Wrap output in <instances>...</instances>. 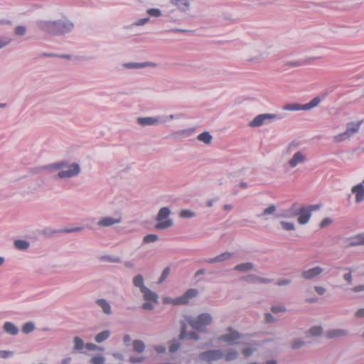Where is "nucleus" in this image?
<instances>
[{
  "mask_svg": "<svg viewBox=\"0 0 364 364\" xmlns=\"http://www.w3.org/2000/svg\"><path fill=\"white\" fill-rule=\"evenodd\" d=\"M245 280L248 282L256 283L258 282L259 277L253 274L248 275L245 277Z\"/></svg>",
  "mask_w": 364,
  "mask_h": 364,
  "instance_id": "69168bd1",
  "label": "nucleus"
},
{
  "mask_svg": "<svg viewBox=\"0 0 364 364\" xmlns=\"http://www.w3.org/2000/svg\"><path fill=\"white\" fill-rule=\"evenodd\" d=\"M303 65L301 60H287L284 63V65L289 68H299Z\"/></svg>",
  "mask_w": 364,
  "mask_h": 364,
  "instance_id": "c03bdc74",
  "label": "nucleus"
},
{
  "mask_svg": "<svg viewBox=\"0 0 364 364\" xmlns=\"http://www.w3.org/2000/svg\"><path fill=\"white\" fill-rule=\"evenodd\" d=\"M146 358L144 356H131L129 361L132 363H141L145 360Z\"/></svg>",
  "mask_w": 364,
  "mask_h": 364,
  "instance_id": "864d4df0",
  "label": "nucleus"
},
{
  "mask_svg": "<svg viewBox=\"0 0 364 364\" xmlns=\"http://www.w3.org/2000/svg\"><path fill=\"white\" fill-rule=\"evenodd\" d=\"M110 334L111 332L109 330L102 331L95 335V341L98 343H102L103 341L109 338Z\"/></svg>",
  "mask_w": 364,
  "mask_h": 364,
  "instance_id": "72a5a7b5",
  "label": "nucleus"
},
{
  "mask_svg": "<svg viewBox=\"0 0 364 364\" xmlns=\"http://www.w3.org/2000/svg\"><path fill=\"white\" fill-rule=\"evenodd\" d=\"M233 256V253L225 252L215 257L205 259L204 261L208 264L220 263L230 259Z\"/></svg>",
  "mask_w": 364,
  "mask_h": 364,
  "instance_id": "6ab92c4d",
  "label": "nucleus"
},
{
  "mask_svg": "<svg viewBox=\"0 0 364 364\" xmlns=\"http://www.w3.org/2000/svg\"><path fill=\"white\" fill-rule=\"evenodd\" d=\"M179 215L181 218H194L196 216V213L191 210H189V209H183V210H181L180 213H179Z\"/></svg>",
  "mask_w": 364,
  "mask_h": 364,
  "instance_id": "ea45409f",
  "label": "nucleus"
},
{
  "mask_svg": "<svg viewBox=\"0 0 364 364\" xmlns=\"http://www.w3.org/2000/svg\"><path fill=\"white\" fill-rule=\"evenodd\" d=\"M14 247L16 250L26 251L30 247V242L21 239L15 240L14 241Z\"/></svg>",
  "mask_w": 364,
  "mask_h": 364,
  "instance_id": "c85d7f7f",
  "label": "nucleus"
},
{
  "mask_svg": "<svg viewBox=\"0 0 364 364\" xmlns=\"http://www.w3.org/2000/svg\"><path fill=\"white\" fill-rule=\"evenodd\" d=\"M14 352L11 350H0V358H8L14 355Z\"/></svg>",
  "mask_w": 364,
  "mask_h": 364,
  "instance_id": "bf43d9fd",
  "label": "nucleus"
},
{
  "mask_svg": "<svg viewBox=\"0 0 364 364\" xmlns=\"http://www.w3.org/2000/svg\"><path fill=\"white\" fill-rule=\"evenodd\" d=\"M297 216L296 204H293L289 209L278 211L277 218H291Z\"/></svg>",
  "mask_w": 364,
  "mask_h": 364,
  "instance_id": "a211bd4d",
  "label": "nucleus"
},
{
  "mask_svg": "<svg viewBox=\"0 0 364 364\" xmlns=\"http://www.w3.org/2000/svg\"><path fill=\"white\" fill-rule=\"evenodd\" d=\"M171 4L176 6L180 11L185 12L188 10L190 3L188 0H170Z\"/></svg>",
  "mask_w": 364,
  "mask_h": 364,
  "instance_id": "bb28decb",
  "label": "nucleus"
},
{
  "mask_svg": "<svg viewBox=\"0 0 364 364\" xmlns=\"http://www.w3.org/2000/svg\"><path fill=\"white\" fill-rule=\"evenodd\" d=\"M323 333V328L320 326H314L311 327L306 333L307 337H317L320 336Z\"/></svg>",
  "mask_w": 364,
  "mask_h": 364,
  "instance_id": "2f4dec72",
  "label": "nucleus"
},
{
  "mask_svg": "<svg viewBox=\"0 0 364 364\" xmlns=\"http://www.w3.org/2000/svg\"><path fill=\"white\" fill-rule=\"evenodd\" d=\"M3 330L11 336H16L18 333V328L13 323L6 321L3 325Z\"/></svg>",
  "mask_w": 364,
  "mask_h": 364,
  "instance_id": "a878e982",
  "label": "nucleus"
},
{
  "mask_svg": "<svg viewBox=\"0 0 364 364\" xmlns=\"http://www.w3.org/2000/svg\"><path fill=\"white\" fill-rule=\"evenodd\" d=\"M238 355V353L235 350H229L227 351L226 354L224 355L226 361L234 360L237 358Z\"/></svg>",
  "mask_w": 364,
  "mask_h": 364,
  "instance_id": "a19ab883",
  "label": "nucleus"
},
{
  "mask_svg": "<svg viewBox=\"0 0 364 364\" xmlns=\"http://www.w3.org/2000/svg\"><path fill=\"white\" fill-rule=\"evenodd\" d=\"M299 146V144L295 141H291L287 147L286 152L290 154L291 151L296 150Z\"/></svg>",
  "mask_w": 364,
  "mask_h": 364,
  "instance_id": "5fc2aeb1",
  "label": "nucleus"
},
{
  "mask_svg": "<svg viewBox=\"0 0 364 364\" xmlns=\"http://www.w3.org/2000/svg\"><path fill=\"white\" fill-rule=\"evenodd\" d=\"M279 224L282 229L286 231H294L296 229L295 224L293 222L281 220Z\"/></svg>",
  "mask_w": 364,
  "mask_h": 364,
  "instance_id": "58836bf2",
  "label": "nucleus"
},
{
  "mask_svg": "<svg viewBox=\"0 0 364 364\" xmlns=\"http://www.w3.org/2000/svg\"><path fill=\"white\" fill-rule=\"evenodd\" d=\"M332 223V220L329 218H324L320 223L319 226L321 228H324Z\"/></svg>",
  "mask_w": 364,
  "mask_h": 364,
  "instance_id": "0e129e2a",
  "label": "nucleus"
},
{
  "mask_svg": "<svg viewBox=\"0 0 364 364\" xmlns=\"http://www.w3.org/2000/svg\"><path fill=\"white\" fill-rule=\"evenodd\" d=\"M143 298L146 302L142 304V308L146 310H153L154 309V304L158 303V295L149 289L148 287L144 289L141 291Z\"/></svg>",
  "mask_w": 364,
  "mask_h": 364,
  "instance_id": "0eeeda50",
  "label": "nucleus"
},
{
  "mask_svg": "<svg viewBox=\"0 0 364 364\" xmlns=\"http://www.w3.org/2000/svg\"><path fill=\"white\" fill-rule=\"evenodd\" d=\"M197 139L206 145H210L213 141V136L209 132H203L197 136Z\"/></svg>",
  "mask_w": 364,
  "mask_h": 364,
  "instance_id": "c756f323",
  "label": "nucleus"
},
{
  "mask_svg": "<svg viewBox=\"0 0 364 364\" xmlns=\"http://www.w3.org/2000/svg\"><path fill=\"white\" fill-rule=\"evenodd\" d=\"M187 322L186 321H181L180 322V335L179 338L181 340L183 339H191L193 341H198L200 339V336L194 331H186L187 328Z\"/></svg>",
  "mask_w": 364,
  "mask_h": 364,
  "instance_id": "9b49d317",
  "label": "nucleus"
},
{
  "mask_svg": "<svg viewBox=\"0 0 364 364\" xmlns=\"http://www.w3.org/2000/svg\"><path fill=\"white\" fill-rule=\"evenodd\" d=\"M159 239V237L157 235L155 234H149L146 235L143 239L144 243H151L155 242Z\"/></svg>",
  "mask_w": 364,
  "mask_h": 364,
  "instance_id": "a18cd8bd",
  "label": "nucleus"
},
{
  "mask_svg": "<svg viewBox=\"0 0 364 364\" xmlns=\"http://www.w3.org/2000/svg\"><path fill=\"white\" fill-rule=\"evenodd\" d=\"M264 321L267 323H273L276 321V318L269 313L264 314Z\"/></svg>",
  "mask_w": 364,
  "mask_h": 364,
  "instance_id": "e2e57ef3",
  "label": "nucleus"
},
{
  "mask_svg": "<svg viewBox=\"0 0 364 364\" xmlns=\"http://www.w3.org/2000/svg\"><path fill=\"white\" fill-rule=\"evenodd\" d=\"M85 348L88 350H102L101 347L92 343H85Z\"/></svg>",
  "mask_w": 364,
  "mask_h": 364,
  "instance_id": "4d7b16f0",
  "label": "nucleus"
},
{
  "mask_svg": "<svg viewBox=\"0 0 364 364\" xmlns=\"http://www.w3.org/2000/svg\"><path fill=\"white\" fill-rule=\"evenodd\" d=\"M188 303V302L187 301L184 295H182L181 296H179V297L176 298L173 300H172V304H173V305H183V304H186Z\"/></svg>",
  "mask_w": 364,
  "mask_h": 364,
  "instance_id": "09e8293b",
  "label": "nucleus"
},
{
  "mask_svg": "<svg viewBox=\"0 0 364 364\" xmlns=\"http://www.w3.org/2000/svg\"><path fill=\"white\" fill-rule=\"evenodd\" d=\"M297 221L300 225H306L309 223L311 213L306 205H303L301 208H297Z\"/></svg>",
  "mask_w": 364,
  "mask_h": 364,
  "instance_id": "2eb2a0df",
  "label": "nucleus"
},
{
  "mask_svg": "<svg viewBox=\"0 0 364 364\" xmlns=\"http://www.w3.org/2000/svg\"><path fill=\"white\" fill-rule=\"evenodd\" d=\"M271 311L274 314H277L280 312H284L286 309L282 306H274L271 308Z\"/></svg>",
  "mask_w": 364,
  "mask_h": 364,
  "instance_id": "680f3d73",
  "label": "nucleus"
},
{
  "mask_svg": "<svg viewBox=\"0 0 364 364\" xmlns=\"http://www.w3.org/2000/svg\"><path fill=\"white\" fill-rule=\"evenodd\" d=\"M181 347V343L178 342H173L169 346V351L171 353L176 352Z\"/></svg>",
  "mask_w": 364,
  "mask_h": 364,
  "instance_id": "052dcab7",
  "label": "nucleus"
},
{
  "mask_svg": "<svg viewBox=\"0 0 364 364\" xmlns=\"http://www.w3.org/2000/svg\"><path fill=\"white\" fill-rule=\"evenodd\" d=\"M352 193L355 194V201L360 203L364 200V186L358 183L351 188Z\"/></svg>",
  "mask_w": 364,
  "mask_h": 364,
  "instance_id": "412c9836",
  "label": "nucleus"
},
{
  "mask_svg": "<svg viewBox=\"0 0 364 364\" xmlns=\"http://www.w3.org/2000/svg\"><path fill=\"white\" fill-rule=\"evenodd\" d=\"M95 302L105 314L111 315L112 314L111 306L106 299H98Z\"/></svg>",
  "mask_w": 364,
  "mask_h": 364,
  "instance_id": "b1692460",
  "label": "nucleus"
},
{
  "mask_svg": "<svg viewBox=\"0 0 364 364\" xmlns=\"http://www.w3.org/2000/svg\"><path fill=\"white\" fill-rule=\"evenodd\" d=\"M314 291L318 295H323L326 292V289L323 287L316 286V287H314Z\"/></svg>",
  "mask_w": 364,
  "mask_h": 364,
  "instance_id": "774afa93",
  "label": "nucleus"
},
{
  "mask_svg": "<svg viewBox=\"0 0 364 364\" xmlns=\"http://www.w3.org/2000/svg\"><path fill=\"white\" fill-rule=\"evenodd\" d=\"M133 284L135 287L139 288L140 291L146 288L144 285V279L141 274H137L133 278Z\"/></svg>",
  "mask_w": 364,
  "mask_h": 364,
  "instance_id": "7c9ffc66",
  "label": "nucleus"
},
{
  "mask_svg": "<svg viewBox=\"0 0 364 364\" xmlns=\"http://www.w3.org/2000/svg\"><path fill=\"white\" fill-rule=\"evenodd\" d=\"M147 14L151 16L159 17L161 15V11L159 9H149L147 10Z\"/></svg>",
  "mask_w": 364,
  "mask_h": 364,
  "instance_id": "6e6d98bb",
  "label": "nucleus"
},
{
  "mask_svg": "<svg viewBox=\"0 0 364 364\" xmlns=\"http://www.w3.org/2000/svg\"><path fill=\"white\" fill-rule=\"evenodd\" d=\"M255 269V265L252 262L240 263L235 266L234 269L241 272H247Z\"/></svg>",
  "mask_w": 364,
  "mask_h": 364,
  "instance_id": "cd10ccee",
  "label": "nucleus"
},
{
  "mask_svg": "<svg viewBox=\"0 0 364 364\" xmlns=\"http://www.w3.org/2000/svg\"><path fill=\"white\" fill-rule=\"evenodd\" d=\"M283 109L287 111H299L303 110V105H300L298 103H289L286 104Z\"/></svg>",
  "mask_w": 364,
  "mask_h": 364,
  "instance_id": "e433bc0d",
  "label": "nucleus"
},
{
  "mask_svg": "<svg viewBox=\"0 0 364 364\" xmlns=\"http://www.w3.org/2000/svg\"><path fill=\"white\" fill-rule=\"evenodd\" d=\"M306 207L309 209V210L311 213L314 211L318 210L321 207V204L309 205H306Z\"/></svg>",
  "mask_w": 364,
  "mask_h": 364,
  "instance_id": "338daca9",
  "label": "nucleus"
},
{
  "mask_svg": "<svg viewBox=\"0 0 364 364\" xmlns=\"http://www.w3.org/2000/svg\"><path fill=\"white\" fill-rule=\"evenodd\" d=\"M306 160V156L302 151H298L288 161V165L291 168H295L299 164H304Z\"/></svg>",
  "mask_w": 364,
  "mask_h": 364,
  "instance_id": "dca6fc26",
  "label": "nucleus"
},
{
  "mask_svg": "<svg viewBox=\"0 0 364 364\" xmlns=\"http://www.w3.org/2000/svg\"><path fill=\"white\" fill-rule=\"evenodd\" d=\"M186 320L194 330L199 332H205V326L213 323V318L209 313H202L196 318L186 316Z\"/></svg>",
  "mask_w": 364,
  "mask_h": 364,
  "instance_id": "7ed1b4c3",
  "label": "nucleus"
},
{
  "mask_svg": "<svg viewBox=\"0 0 364 364\" xmlns=\"http://www.w3.org/2000/svg\"><path fill=\"white\" fill-rule=\"evenodd\" d=\"M362 124V121H359L357 122H351L346 124V129L344 132L336 135L333 137L334 141L339 143L345 140L349 139L354 134L358 132L360 125Z\"/></svg>",
  "mask_w": 364,
  "mask_h": 364,
  "instance_id": "39448f33",
  "label": "nucleus"
},
{
  "mask_svg": "<svg viewBox=\"0 0 364 364\" xmlns=\"http://www.w3.org/2000/svg\"><path fill=\"white\" fill-rule=\"evenodd\" d=\"M133 350L137 353H142L146 348V345L141 340H134L133 341Z\"/></svg>",
  "mask_w": 364,
  "mask_h": 364,
  "instance_id": "f704fd0d",
  "label": "nucleus"
},
{
  "mask_svg": "<svg viewBox=\"0 0 364 364\" xmlns=\"http://www.w3.org/2000/svg\"><path fill=\"white\" fill-rule=\"evenodd\" d=\"M122 218L121 216H105L100 218L97 222V225L100 228H109L121 223Z\"/></svg>",
  "mask_w": 364,
  "mask_h": 364,
  "instance_id": "f8f14e48",
  "label": "nucleus"
},
{
  "mask_svg": "<svg viewBox=\"0 0 364 364\" xmlns=\"http://www.w3.org/2000/svg\"><path fill=\"white\" fill-rule=\"evenodd\" d=\"M149 20H150L149 17L140 18V19L137 20L136 21H135L133 25L136 26H141L145 25L146 23H148L149 21Z\"/></svg>",
  "mask_w": 364,
  "mask_h": 364,
  "instance_id": "13d9d810",
  "label": "nucleus"
},
{
  "mask_svg": "<svg viewBox=\"0 0 364 364\" xmlns=\"http://www.w3.org/2000/svg\"><path fill=\"white\" fill-rule=\"evenodd\" d=\"M11 41L12 39L8 36H0V49L6 47Z\"/></svg>",
  "mask_w": 364,
  "mask_h": 364,
  "instance_id": "49530a36",
  "label": "nucleus"
},
{
  "mask_svg": "<svg viewBox=\"0 0 364 364\" xmlns=\"http://www.w3.org/2000/svg\"><path fill=\"white\" fill-rule=\"evenodd\" d=\"M156 64L152 62H144V63H137V62H127L122 64V67L124 69L127 70H138L142 69L148 67H156Z\"/></svg>",
  "mask_w": 364,
  "mask_h": 364,
  "instance_id": "4468645a",
  "label": "nucleus"
},
{
  "mask_svg": "<svg viewBox=\"0 0 364 364\" xmlns=\"http://www.w3.org/2000/svg\"><path fill=\"white\" fill-rule=\"evenodd\" d=\"M226 331L227 333L218 336V341H223L231 345H237L238 343V341L242 338L241 333L231 327H228L226 329Z\"/></svg>",
  "mask_w": 364,
  "mask_h": 364,
  "instance_id": "6e6552de",
  "label": "nucleus"
},
{
  "mask_svg": "<svg viewBox=\"0 0 364 364\" xmlns=\"http://www.w3.org/2000/svg\"><path fill=\"white\" fill-rule=\"evenodd\" d=\"M349 334L346 329L333 328L326 332V336L329 339L346 337Z\"/></svg>",
  "mask_w": 364,
  "mask_h": 364,
  "instance_id": "aec40b11",
  "label": "nucleus"
},
{
  "mask_svg": "<svg viewBox=\"0 0 364 364\" xmlns=\"http://www.w3.org/2000/svg\"><path fill=\"white\" fill-rule=\"evenodd\" d=\"M102 259L109 262H113V263H119L121 261V259L119 257H113V256H110V255L103 256L102 257Z\"/></svg>",
  "mask_w": 364,
  "mask_h": 364,
  "instance_id": "603ef678",
  "label": "nucleus"
},
{
  "mask_svg": "<svg viewBox=\"0 0 364 364\" xmlns=\"http://www.w3.org/2000/svg\"><path fill=\"white\" fill-rule=\"evenodd\" d=\"M35 329V325L33 322H26L22 326V331L23 333L28 334L32 331H33Z\"/></svg>",
  "mask_w": 364,
  "mask_h": 364,
  "instance_id": "37998d69",
  "label": "nucleus"
},
{
  "mask_svg": "<svg viewBox=\"0 0 364 364\" xmlns=\"http://www.w3.org/2000/svg\"><path fill=\"white\" fill-rule=\"evenodd\" d=\"M364 245V234H360L346 241V247Z\"/></svg>",
  "mask_w": 364,
  "mask_h": 364,
  "instance_id": "5701e85b",
  "label": "nucleus"
},
{
  "mask_svg": "<svg viewBox=\"0 0 364 364\" xmlns=\"http://www.w3.org/2000/svg\"><path fill=\"white\" fill-rule=\"evenodd\" d=\"M194 128H188L182 130H178L173 132L171 136L176 139H182L184 138L189 137L194 133Z\"/></svg>",
  "mask_w": 364,
  "mask_h": 364,
  "instance_id": "4be33fe9",
  "label": "nucleus"
},
{
  "mask_svg": "<svg viewBox=\"0 0 364 364\" xmlns=\"http://www.w3.org/2000/svg\"><path fill=\"white\" fill-rule=\"evenodd\" d=\"M26 33V28L24 26H18L14 29V34L18 36H23Z\"/></svg>",
  "mask_w": 364,
  "mask_h": 364,
  "instance_id": "de8ad7c7",
  "label": "nucleus"
},
{
  "mask_svg": "<svg viewBox=\"0 0 364 364\" xmlns=\"http://www.w3.org/2000/svg\"><path fill=\"white\" fill-rule=\"evenodd\" d=\"M198 294V291L196 289H190L187 290L184 293V296L186 299L187 301L189 302V300L196 297Z\"/></svg>",
  "mask_w": 364,
  "mask_h": 364,
  "instance_id": "79ce46f5",
  "label": "nucleus"
},
{
  "mask_svg": "<svg viewBox=\"0 0 364 364\" xmlns=\"http://www.w3.org/2000/svg\"><path fill=\"white\" fill-rule=\"evenodd\" d=\"M52 171H58L57 178L61 180H67L75 178L81 173V166L78 163L63 160L48 166Z\"/></svg>",
  "mask_w": 364,
  "mask_h": 364,
  "instance_id": "f03ea898",
  "label": "nucleus"
},
{
  "mask_svg": "<svg viewBox=\"0 0 364 364\" xmlns=\"http://www.w3.org/2000/svg\"><path fill=\"white\" fill-rule=\"evenodd\" d=\"M278 119H282V117H279L276 114H259L254 117L250 122H249L248 126L252 128H257L263 125H268L272 121Z\"/></svg>",
  "mask_w": 364,
  "mask_h": 364,
  "instance_id": "423d86ee",
  "label": "nucleus"
},
{
  "mask_svg": "<svg viewBox=\"0 0 364 364\" xmlns=\"http://www.w3.org/2000/svg\"><path fill=\"white\" fill-rule=\"evenodd\" d=\"M83 230L82 227H76L74 228L70 229H64L60 230H43V234L48 235H52L53 234H56L58 232H65V233H70V232H77Z\"/></svg>",
  "mask_w": 364,
  "mask_h": 364,
  "instance_id": "393cba45",
  "label": "nucleus"
},
{
  "mask_svg": "<svg viewBox=\"0 0 364 364\" xmlns=\"http://www.w3.org/2000/svg\"><path fill=\"white\" fill-rule=\"evenodd\" d=\"M171 210L168 207L161 208L156 218V220L158 223L156 224L155 228L158 230H164L171 228L173 223V220L169 218Z\"/></svg>",
  "mask_w": 364,
  "mask_h": 364,
  "instance_id": "20e7f679",
  "label": "nucleus"
},
{
  "mask_svg": "<svg viewBox=\"0 0 364 364\" xmlns=\"http://www.w3.org/2000/svg\"><path fill=\"white\" fill-rule=\"evenodd\" d=\"M136 122L143 127L158 126L160 124H166L167 122V117H161V116L139 117L136 118Z\"/></svg>",
  "mask_w": 364,
  "mask_h": 364,
  "instance_id": "1a4fd4ad",
  "label": "nucleus"
},
{
  "mask_svg": "<svg viewBox=\"0 0 364 364\" xmlns=\"http://www.w3.org/2000/svg\"><path fill=\"white\" fill-rule=\"evenodd\" d=\"M224 356L223 353L220 350L213 349L203 351L199 354L198 358L202 361L208 363L217 361Z\"/></svg>",
  "mask_w": 364,
  "mask_h": 364,
  "instance_id": "9d476101",
  "label": "nucleus"
},
{
  "mask_svg": "<svg viewBox=\"0 0 364 364\" xmlns=\"http://www.w3.org/2000/svg\"><path fill=\"white\" fill-rule=\"evenodd\" d=\"M36 24L41 31L54 36H63L74 29V23L65 17L55 20H38Z\"/></svg>",
  "mask_w": 364,
  "mask_h": 364,
  "instance_id": "f257e3e1",
  "label": "nucleus"
},
{
  "mask_svg": "<svg viewBox=\"0 0 364 364\" xmlns=\"http://www.w3.org/2000/svg\"><path fill=\"white\" fill-rule=\"evenodd\" d=\"M277 206L276 205L272 204L265 208L262 212L257 215V217L261 218L264 220H269V216H273L274 218H277Z\"/></svg>",
  "mask_w": 364,
  "mask_h": 364,
  "instance_id": "f3484780",
  "label": "nucleus"
},
{
  "mask_svg": "<svg viewBox=\"0 0 364 364\" xmlns=\"http://www.w3.org/2000/svg\"><path fill=\"white\" fill-rule=\"evenodd\" d=\"M170 268L168 267H166L161 275V277L159 279L158 284H161L165 279L168 277L169 273H170Z\"/></svg>",
  "mask_w": 364,
  "mask_h": 364,
  "instance_id": "3c124183",
  "label": "nucleus"
},
{
  "mask_svg": "<svg viewBox=\"0 0 364 364\" xmlns=\"http://www.w3.org/2000/svg\"><path fill=\"white\" fill-rule=\"evenodd\" d=\"M73 351L75 352H81V350L85 348V343L83 340L79 336H75L73 338Z\"/></svg>",
  "mask_w": 364,
  "mask_h": 364,
  "instance_id": "473e14b6",
  "label": "nucleus"
},
{
  "mask_svg": "<svg viewBox=\"0 0 364 364\" xmlns=\"http://www.w3.org/2000/svg\"><path fill=\"white\" fill-rule=\"evenodd\" d=\"M323 271L324 269L322 267L316 266L308 269H304L301 273V277L306 280H311L320 276Z\"/></svg>",
  "mask_w": 364,
  "mask_h": 364,
  "instance_id": "ddd939ff",
  "label": "nucleus"
},
{
  "mask_svg": "<svg viewBox=\"0 0 364 364\" xmlns=\"http://www.w3.org/2000/svg\"><path fill=\"white\" fill-rule=\"evenodd\" d=\"M91 364H105V358L102 355L93 357L90 360Z\"/></svg>",
  "mask_w": 364,
  "mask_h": 364,
  "instance_id": "8fccbe9b",
  "label": "nucleus"
},
{
  "mask_svg": "<svg viewBox=\"0 0 364 364\" xmlns=\"http://www.w3.org/2000/svg\"><path fill=\"white\" fill-rule=\"evenodd\" d=\"M339 269L342 270H347L348 271L347 273H345L343 274V279L347 282L348 284H352L353 283V276L352 272L354 271L352 267H338Z\"/></svg>",
  "mask_w": 364,
  "mask_h": 364,
  "instance_id": "c9c22d12",
  "label": "nucleus"
},
{
  "mask_svg": "<svg viewBox=\"0 0 364 364\" xmlns=\"http://www.w3.org/2000/svg\"><path fill=\"white\" fill-rule=\"evenodd\" d=\"M306 342L302 338H295L291 343V347L294 350H298L305 346Z\"/></svg>",
  "mask_w": 364,
  "mask_h": 364,
  "instance_id": "4c0bfd02",
  "label": "nucleus"
}]
</instances>
